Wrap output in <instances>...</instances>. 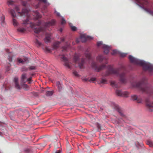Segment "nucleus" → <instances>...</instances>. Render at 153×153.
<instances>
[{
  "label": "nucleus",
  "instance_id": "nucleus-8",
  "mask_svg": "<svg viewBox=\"0 0 153 153\" xmlns=\"http://www.w3.org/2000/svg\"><path fill=\"white\" fill-rule=\"evenodd\" d=\"M91 67L92 68L96 71L99 72L104 68L106 66L105 65H103L100 66H97L96 63L93 62L91 64Z\"/></svg>",
  "mask_w": 153,
  "mask_h": 153
},
{
  "label": "nucleus",
  "instance_id": "nucleus-28",
  "mask_svg": "<svg viewBox=\"0 0 153 153\" xmlns=\"http://www.w3.org/2000/svg\"><path fill=\"white\" fill-rule=\"evenodd\" d=\"M147 144L150 147H153V142L151 140H148L146 142Z\"/></svg>",
  "mask_w": 153,
  "mask_h": 153
},
{
  "label": "nucleus",
  "instance_id": "nucleus-40",
  "mask_svg": "<svg viewBox=\"0 0 153 153\" xmlns=\"http://www.w3.org/2000/svg\"><path fill=\"white\" fill-rule=\"evenodd\" d=\"M66 23V21L65 20L64 18L62 17V20L61 21V23L62 25L64 24H65Z\"/></svg>",
  "mask_w": 153,
  "mask_h": 153
},
{
  "label": "nucleus",
  "instance_id": "nucleus-38",
  "mask_svg": "<svg viewBox=\"0 0 153 153\" xmlns=\"http://www.w3.org/2000/svg\"><path fill=\"white\" fill-rule=\"evenodd\" d=\"M70 25L71 27V29L73 31H74L76 30V27L74 26H71L70 24Z\"/></svg>",
  "mask_w": 153,
  "mask_h": 153
},
{
  "label": "nucleus",
  "instance_id": "nucleus-16",
  "mask_svg": "<svg viewBox=\"0 0 153 153\" xmlns=\"http://www.w3.org/2000/svg\"><path fill=\"white\" fill-rule=\"evenodd\" d=\"M132 99L134 100H137L138 103H141L142 101V99L139 97H138L136 95H132L131 97Z\"/></svg>",
  "mask_w": 153,
  "mask_h": 153
},
{
  "label": "nucleus",
  "instance_id": "nucleus-31",
  "mask_svg": "<svg viewBox=\"0 0 153 153\" xmlns=\"http://www.w3.org/2000/svg\"><path fill=\"white\" fill-rule=\"evenodd\" d=\"M35 43L37 45L38 47H40L42 45V43L39 42L37 39H36L35 41Z\"/></svg>",
  "mask_w": 153,
  "mask_h": 153
},
{
  "label": "nucleus",
  "instance_id": "nucleus-29",
  "mask_svg": "<svg viewBox=\"0 0 153 153\" xmlns=\"http://www.w3.org/2000/svg\"><path fill=\"white\" fill-rule=\"evenodd\" d=\"M53 91H48L46 92V94L47 96H51L53 95Z\"/></svg>",
  "mask_w": 153,
  "mask_h": 153
},
{
  "label": "nucleus",
  "instance_id": "nucleus-30",
  "mask_svg": "<svg viewBox=\"0 0 153 153\" xmlns=\"http://www.w3.org/2000/svg\"><path fill=\"white\" fill-rule=\"evenodd\" d=\"M85 56L86 58L88 59H90L91 58V54L89 53H86L85 54Z\"/></svg>",
  "mask_w": 153,
  "mask_h": 153
},
{
  "label": "nucleus",
  "instance_id": "nucleus-56",
  "mask_svg": "<svg viewBox=\"0 0 153 153\" xmlns=\"http://www.w3.org/2000/svg\"><path fill=\"white\" fill-rule=\"evenodd\" d=\"M76 42H77L78 43L79 42V41L77 40H76Z\"/></svg>",
  "mask_w": 153,
  "mask_h": 153
},
{
  "label": "nucleus",
  "instance_id": "nucleus-24",
  "mask_svg": "<svg viewBox=\"0 0 153 153\" xmlns=\"http://www.w3.org/2000/svg\"><path fill=\"white\" fill-rule=\"evenodd\" d=\"M146 106L151 111H153V102L150 103H147Z\"/></svg>",
  "mask_w": 153,
  "mask_h": 153
},
{
  "label": "nucleus",
  "instance_id": "nucleus-51",
  "mask_svg": "<svg viewBox=\"0 0 153 153\" xmlns=\"http://www.w3.org/2000/svg\"><path fill=\"white\" fill-rule=\"evenodd\" d=\"M61 152V150H59L56 151L55 153H60Z\"/></svg>",
  "mask_w": 153,
  "mask_h": 153
},
{
  "label": "nucleus",
  "instance_id": "nucleus-43",
  "mask_svg": "<svg viewBox=\"0 0 153 153\" xmlns=\"http://www.w3.org/2000/svg\"><path fill=\"white\" fill-rule=\"evenodd\" d=\"M73 74H74V75H75L76 76L79 77V75L78 74L77 72L75 71H74L73 72Z\"/></svg>",
  "mask_w": 153,
  "mask_h": 153
},
{
  "label": "nucleus",
  "instance_id": "nucleus-39",
  "mask_svg": "<svg viewBox=\"0 0 153 153\" xmlns=\"http://www.w3.org/2000/svg\"><path fill=\"white\" fill-rule=\"evenodd\" d=\"M13 1L11 0H8L7 1V3L9 5H13Z\"/></svg>",
  "mask_w": 153,
  "mask_h": 153
},
{
  "label": "nucleus",
  "instance_id": "nucleus-15",
  "mask_svg": "<svg viewBox=\"0 0 153 153\" xmlns=\"http://www.w3.org/2000/svg\"><path fill=\"white\" fill-rule=\"evenodd\" d=\"M116 93L117 95L118 96H124L126 97H127L126 95V94L127 93L126 92H122L121 90H116Z\"/></svg>",
  "mask_w": 153,
  "mask_h": 153
},
{
  "label": "nucleus",
  "instance_id": "nucleus-17",
  "mask_svg": "<svg viewBox=\"0 0 153 153\" xmlns=\"http://www.w3.org/2000/svg\"><path fill=\"white\" fill-rule=\"evenodd\" d=\"M120 77V81L122 83H124L126 82V79L125 78V74L123 73L119 75Z\"/></svg>",
  "mask_w": 153,
  "mask_h": 153
},
{
  "label": "nucleus",
  "instance_id": "nucleus-3",
  "mask_svg": "<svg viewBox=\"0 0 153 153\" xmlns=\"http://www.w3.org/2000/svg\"><path fill=\"white\" fill-rule=\"evenodd\" d=\"M136 3L140 7L145 10L147 12L149 13L151 15L153 16V11L150 10L145 8L144 6H147L148 4V2L147 0H135Z\"/></svg>",
  "mask_w": 153,
  "mask_h": 153
},
{
  "label": "nucleus",
  "instance_id": "nucleus-19",
  "mask_svg": "<svg viewBox=\"0 0 153 153\" xmlns=\"http://www.w3.org/2000/svg\"><path fill=\"white\" fill-rule=\"evenodd\" d=\"M51 34H46V37L44 39V40L45 42L48 43L51 41Z\"/></svg>",
  "mask_w": 153,
  "mask_h": 153
},
{
  "label": "nucleus",
  "instance_id": "nucleus-57",
  "mask_svg": "<svg viewBox=\"0 0 153 153\" xmlns=\"http://www.w3.org/2000/svg\"><path fill=\"white\" fill-rule=\"evenodd\" d=\"M105 63H107V61L106 62H105Z\"/></svg>",
  "mask_w": 153,
  "mask_h": 153
},
{
  "label": "nucleus",
  "instance_id": "nucleus-33",
  "mask_svg": "<svg viewBox=\"0 0 153 153\" xmlns=\"http://www.w3.org/2000/svg\"><path fill=\"white\" fill-rule=\"evenodd\" d=\"M35 14L36 18L38 19L41 17V16L38 12H36Z\"/></svg>",
  "mask_w": 153,
  "mask_h": 153
},
{
  "label": "nucleus",
  "instance_id": "nucleus-55",
  "mask_svg": "<svg viewBox=\"0 0 153 153\" xmlns=\"http://www.w3.org/2000/svg\"><path fill=\"white\" fill-rule=\"evenodd\" d=\"M8 51L9 50L8 49H6V51L7 52H8Z\"/></svg>",
  "mask_w": 153,
  "mask_h": 153
},
{
  "label": "nucleus",
  "instance_id": "nucleus-27",
  "mask_svg": "<svg viewBox=\"0 0 153 153\" xmlns=\"http://www.w3.org/2000/svg\"><path fill=\"white\" fill-rule=\"evenodd\" d=\"M56 85L58 87L59 91H60L62 89L60 83L59 82H57L56 83Z\"/></svg>",
  "mask_w": 153,
  "mask_h": 153
},
{
  "label": "nucleus",
  "instance_id": "nucleus-35",
  "mask_svg": "<svg viewBox=\"0 0 153 153\" xmlns=\"http://www.w3.org/2000/svg\"><path fill=\"white\" fill-rule=\"evenodd\" d=\"M45 50L48 52L50 53L51 52L52 49L48 47H46L45 48Z\"/></svg>",
  "mask_w": 153,
  "mask_h": 153
},
{
  "label": "nucleus",
  "instance_id": "nucleus-50",
  "mask_svg": "<svg viewBox=\"0 0 153 153\" xmlns=\"http://www.w3.org/2000/svg\"><path fill=\"white\" fill-rule=\"evenodd\" d=\"M68 47H69V46H66V47H65L63 48V50H67V48H68Z\"/></svg>",
  "mask_w": 153,
  "mask_h": 153
},
{
  "label": "nucleus",
  "instance_id": "nucleus-47",
  "mask_svg": "<svg viewBox=\"0 0 153 153\" xmlns=\"http://www.w3.org/2000/svg\"><path fill=\"white\" fill-rule=\"evenodd\" d=\"M27 4V2L25 1H23L22 2V4L23 6H26Z\"/></svg>",
  "mask_w": 153,
  "mask_h": 153
},
{
  "label": "nucleus",
  "instance_id": "nucleus-11",
  "mask_svg": "<svg viewBox=\"0 0 153 153\" xmlns=\"http://www.w3.org/2000/svg\"><path fill=\"white\" fill-rule=\"evenodd\" d=\"M10 13H11L12 16L13 17V23L14 26L15 27L17 26L18 23L16 20L14 19V18L16 17V16L14 10H11L10 11Z\"/></svg>",
  "mask_w": 153,
  "mask_h": 153
},
{
  "label": "nucleus",
  "instance_id": "nucleus-9",
  "mask_svg": "<svg viewBox=\"0 0 153 153\" xmlns=\"http://www.w3.org/2000/svg\"><path fill=\"white\" fill-rule=\"evenodd\" d=\"M102 41L99 42L97 43V45L98 46H100L101 45H102V48L104 49V53H105L107 54L109 52L110 48L109 46H108L106 45H102Z\"/></svg>",
  "mask_w": 153,
  "mask_h": 153
},
{
  "label": "nucleus",
  "instance_id": "nucleus-21",
  "mask_svg": "<svg viewBox=\"0 0 153 153\" xmlns=\"http://www.w3.org/2000/svg\"><path fill=\"white\" fill-rule=\"evenodd\" d=\"M97 60L100 62H102L104 59L106 60L107 59L106 58L104 57L102 55H99L97 58Z\"/></svg>",
  "mask_w": 153,
  "mask_h": 153
},
{
  "label": "nucleus",
  "instance_id": "nucleus-37",
  "mask_svg": "<svg viewBox=\"0 0 153 153\" xmlns=\"http://www.w3.org/2000/svg\"><path fill=\"white\" fill-rule=\"evenodd\" d=\"M119 54L122 57H124L126 56L127 54L126 53H122L119 52Z\"/></svg>",
  "mask_w": 153,
  "mask_h": 153
},
{
  "label": "nucleus",
  "instance_id": "nucleus-26",
  "mask_svg": "<svg viewBox=\"0 0 153 153\" xmlns=\"http://www.w3.org/2000/svg\"><path fill=\"white\" fill-rule=\"evenodd\" d=\"M110 85H111L112 87H114L117 88V86L116 84V82L114 81H111L110 82Z\"/></svg>",
  "mask_w": 153,
  "mask_h": 153
},
{
  "label": "nucleus",
  "instance_id": "nucleus-6",
  "mask_svg": "<svg viewBox=\"0 0 153 153\" xmlns=\"http://www.w3.org/2000/svg\"><path fill=\"white\" fill-rule=\"evenodd\" d=\"M41 24V22L38 20V22L36 24L33 23H30V27H31L34 29V32L35 33H38L40 31L43 30V28L42 27L40 28H36V26H39Z\"/></svg>",
  "mask_w": 153,
  "mask_h": 153
},
{
  "label": "nucleus",
  "instance_id": "nucleus-44",
  "mask_svg": "<svg viewBox=\"0 0 153 153\" xmlns=\"http://www.w3.org/2000/svg\"><path fill=\"white\" fill-rule=\"evenodd\" d=\"M29 69L30 70H33L36 69V67L35 66H31L29 67Z\"/></svg>",
  "mask_w": 153,
  "mask_h": 153
},
{
  "label": "nucleus",
  "instance_id": "nucleus-32",
  "mask_svg": "<svg viewBox=\"0 0 153 153\" xmlns=\"http://www.w3.org/2000/svg\"><path fill=\"white\" fill-rule=\"evenodd\" d=\"M17 31L20 32H23L25 30V29L23 28L19 27L17 28Z\"/></svg>",
  "mask_w": 153,
  "mask_h": 153
},
{
  "label": "nucleus",
  "instance_id": "nucleus-5",
  "mask_svg": "<svg viewBox=\"0 0 153 153\" xmlns=\"http://www.w3.org/2000/svg\"><path fill=\"white\" fill-rule=\"evenodd\" d=\"M80 55L78 54H75L74 56V61L76 64H78L79 68L81 69L84 68L83 64L84 63V59L82 58L80 61L79 60Z\"/></svg>",
  "mask_w": 153,
  "mask_h": 153
},
{
  "label": "nucleus",
  "instance_id": "nucleus-58",
  "mask_svg": "<svg viewBox=\"0 0 153 153\" xmlns=\"http://www.w3.org/2000/svg\"><path fill=\"white\" fill-rule=\"evenodd\" d=\"M28 83H30V82H28Z\"/></svg>",
  "mask_w": 153,
  "mask_h": 153
},
{
  "label": "nucleus",
  "instance_id": "nucleus-13",
  "mask_svg": "<svg viewBox=\"0 0 153 153\" xmlns=\"http://www.w3.org/2000/svg\"><path fill=\"white\" fill-rule=\"evenodd\" d=\"M114 109L117 111L119 113L120 115L122 117V119H123L124 120L125 119H126V116L124 115L121 111L119 106L115 104L114 105Z\"/></svg>",
  "mask_w": 153,
  "mask_h": 153
},
{
  "label": "nucleus",
  "instance_id": "nucleus-52",
  "mask_svg": "<svg viewBox=\"0 0 153 153\" xmlns=\"http://www.w3.org/2000/svg\"><path fill=\"white\" fill-rule=\"evenodd\" d=\"M61 39L62 41H63L64 40V38H61Z\"/></svg>",
  "mask_w": 153,
  "mask_h": 153
},
{
  "label": "nucleus",
  "instance_id": "nucleus-42",
  "mask_svg": "<svg viewBox=\"0 0 153 153\" xmlns=\"http://www.w3.org/2000/svg\"><path fill=\"white\" fill-rule=\"evenodd\" d=\"M4 19H5L4 16L3 15L1 17V23H4Z\"/></svg>",
  "mask_w": 153,
  "mask_h": 153
},
{
  "label": "nucleus",
  "instance_id": "nucleus-7",
  "mask_svg": "<svg viewBox=\"0 0 153 153\" xmlns=\"http://www.w3.org/2000/svg\"><path fill=\"white\" fill-rule=\"evenodd\" d=\"M120 71V69H114L112 68H110L108 69L104 75L102 74V76H107L110 74H116L117 76L118 75V73Z\"/></svg>",
  "mask_w": 153,
  "mask_h": 153
},
{
  "label": "nucleus",
  "instance_id": "nucleus-14",
  "mask_svg": "<svg viewBox=\"0 0 153 153\" xmlns=\"http://www.w3.org/2000/svg\"><path fill=\"white\" fill-rule=\"evenodd\" d=\"M56 21L54 19H52L50 22H46L44 24V25L45 27L53 26L55 25Z\"/></svg>",
  "mask_w": 153,
  "mask_h": 153
},
{
  "label": "nucleus",
  "instance_id": "nucleus-53",
  "mask_svg": "<svg viewBox=\"0 0 153 153\" xmlns=\"http://www.w3.org/2000/svg\"><path fill=\"white\" fill-rule=\"evenodd\" d=\"M27 69H25V70L24 69H23V71H27Z\"/></svg>",
  "mask_w": 153,
  "mask_h": 153
},
{
  "label": "nucleus",
  "instance_id": "nucleus-2",
  "mask_svg": "<svg viewBox=\"0 0 153 153\" xmlns=\"http://www.w3.org/2000/svg\"><path fill=\"white\" fill-rule=\"evenodd\" d=\"M132 85L133 87L139 88L142 92L151 95V88L148 85L140 82H135Z\"/></svg>",
  "mask_w": 153,
  "mask_h": 153
},
{
  "label": "nucleus",
  "instance_id": "nucleus-4",
  "mask_svg": "<svg viewBox=\"0 0 153 153\" xmlns=\"http://www.w3.org/2000/svg\"><path fill=\"white\" fill-rule=\"evenodd\" d=\"M15 9L16 11L19 13L21 16L23 15L27 16V19L25 21H23V24H27L28 23V13L29 11L27 9H23L22 10V12L21 13L19 12L20 10L19 7L18 6H15Z\"/></svg>",
  "mask_w": 153,
  "mask_h": 153
},
{
  "label": "nucleus",
  "instance_id": "nucleus-18",
  "mask_svg": "<svg viewBox=\"0 0 153 153\" xmlns=\"http://www.w3.org/2000/svg\"><path fill=\"white\" fill-rule=\"evenodd\" d=\"M18 79L17 77H15L13 79V81L15 83V88L18 89H20V87L19 85L18 82Z\"/></svg>",
  "mask_w": 153,
  "mask_h": 153
},
{
  "label": "nucleus",
  "instance_id": "nucleus-23",
  "mask_svg": "<svg viewBox=\"0 0 153 153\" xmlns=\"http://www.w3.org/2000/svg\"><path fill=\"white\" fill-rule=\"evenodd\" d=\"M60 43V42H55L53 44V49H56L57 48L59 47V44Z\"/></svg>",
  "mask_w": 153,
  "mask_h": 153
},
{
  "label": "nucleus",
  "instance_id": "nucleus-12",
  "mask_svg": "<svg viewBox=\"0 0 153 153\" xmlns=\"http://www.w3.org/2000/svg\"><path fill=\"white\" fill-rule=\"evenodd\" d=\"M80 39L81 41L82 42H84L88 40H90L93 39V38L90 36L83 34L81 36Z\"/></svg>",
  "mask_w": 153,
  "mask_h": 153
},
{
  "label": "nucleus",
  "instance_id": "nucleus-1",
  "mask_svg": "<svg viewBox=\"0 0 153 153\" xmlns=\"http://www.w3.org/2000/svg\"><path fill=\"white\" fill-rule=\"evenodd\" d=\"M128 59L130 61L133 63L140 65L143 67L144 70H148L149 72H152L153 70V65L145 61L140 60L129 55Z\"/></svg>",
  "mask_w": 153,
  "mask_h": 153
},
{
  "label": "nucleus",
  "instance_id": "nucleus-41",
  "mask_svg": "<svg viewBox=\"0 0 153 153\" xmlns=\"http://www.w3.org/2000/svg\"><path fill=\"white\" fill-rule=\"evenodd\" d=\"M23 87L25 90H28L29 89L28 86L27 84H24Z\"/></svg>",
  "mask_w": 153,
  "mask_h": 153
},
{
  "label": "nucleus",
  "instance_id": "nucleus-20",
  "mask_svg": "<svg viewBox=\"0 0 153 153\" xmlns=\"http://www.w3.org/2000/svg\"><path fill=\"white\" fill-rule=\"evenodd\" d=\"M27 75L26 74L23 73L21 76V81L22 82L25 83L27 82Z\"/></svg>",
  "mask_w": 153,
  "mask_h": 153
},
{
  "label": "nucleus",
  "instance_id": "nucleus-46",
  "mask_svg": "<svg viewBox=\"0 0 153 153\" xmlns=\"http://www.w3.org/2000/svg\"><path fill=\"white\" fill-rule=\"evenodd\" d=\"M55 13L56 14V15L58 16H60V14L59 13L57 12L56 11H55Z\"/></svg>",
  "mask_w": 153,
  "mask_h": 153
},
{
  "label": "nucleus",
  "instance_id": "nucleus-48",
  "mask_svg": "<svg viewBox=\"0 0 153 153\" xmlns=\"http://www.w3.org/2000/svg\"><path fill=\"white\" fill-rule=\"evenodd\" d=\"M32 77H30L28 78H27V81H30L31 80Z\"/></svg>",
  "mask_w": 153,
  "mask_h": 153
},
{
  "label": "nucleus",
  "instance_id": "nucleus-22",
  "mask_svg": "<svg viewBox=\"0 0 153 153\" xmlns=\"http://www.w3.org/2000/svg\"><path fill=\"white\" fill-rule=\"evenodd\" d=\"M18 61L19 63H21L22 64H24L25 62L27 63L29 61L28 58H25L24 60L21 59L19 58L18 59Z\"/></svg>",
  "mask_w": 153,
  "mask_h": 153
},
{
  "label": "nucleus",
  "instance_id": "nucleus-54",
  "mask_svg": "<svg viewBox=\"0 0 153 153\" xmlns=\"http://www.w3.org/2000/svg\"><path fill=\"white\" fill-rule=\"evenodd\" d=\"M126 118H127V117H126V119H125L124 120V119H123V120L124 121H125V122H126V121H126Z\"/></svg>",
  "mask_w": 153,
  "mask_h": 153
},
{
  "label": "nucleus",
  "instance_id": "nucleus-34",
  "mask_svg": "<svg viewBox=\"0 0 153 153\" xmlns=\"http://www.w3.org/2000/svg\"><path fill=\"white\" fill-rule=\"evenodd\" d=\"M40 1L43 2L47 6H49L50 4L47 1V0H40Z\"/></svg>",
  "mask_w": 153,
  "mask_h": 153
},
{
  "label": "nucleus",
  "instance_id": "nucleus-25",
  "mask_svg": "<svg viewBox=\"0 0 153 153\" xmlns=\"http://www.w3.org/2000/svg\"><path fill=\"white\" fill-rule=\"evenodd\" d=\"M107 83V80L103 78H102L100 80V81H99V82H98V83L100 84H106Z\"/></svg>",
  "mask_w": 153,
  "mask_h": 153
},
{
  "label": "nucleus",
  "instance_id": "nucleus-10",
  "mask_svg": "<svg viewBox=\"0 0 153 153\" xmlns=\"http://www.w3.org/2000/svg\"><path fill=\"white\" fill-rule=\"evenodd\" d=\"M61 58L64 61V65L67 68H71L72 66V64L70 63L67 59L64 56H62Z\"/></svg>",
  "mask_w": 153,
  "mask_h": 153
},
{
  "label": "nucleus",
  "instance_id": "nucleus-36",
  "mask_svg": "<svg viewBox=\"0 0 153 153\" xmlns=\"http://www.w3.org/2000/svg\"><path fill=\"white\" fill-rule=\"evenodd\" d=\"M119 52L118 51L116 50H113L111 54L112 55H114L115 54L119 53Z\"/></svg>",
  "mask_w": 153,
  "mask_h": 153
},
{
  "label": "nucleus",
  "instance_id": "nucleus-45",
  "mask_svg": "<svg viewBox=\"0 0 153 153\" xmlns=\"http://www.w3.org/2000/svg\"><path fill=\"white\" fill-rule=\"evenodd\" d=\"M96 80V78L95 77H92L90 79V81H94Z\"/></svg>",
  "mask_w": 153,
  "mask_h": 153
},
{
  "label": "nucleus",
  "instance_id": "nucleus-49",
  "mask_svg": "<svg viewBox=\"0 0 153 153\" xmlns=\"http://www.w3.org/2000/svg\"><path fill=\"white\" fill-rule=\"evenodd\" d=\"M8 59L10 62H11L12 61V58L10 56H9L8 58Z\"/></svg>",
  "mask_w": 153,
  "mask_h": 153
}]
</instances>
